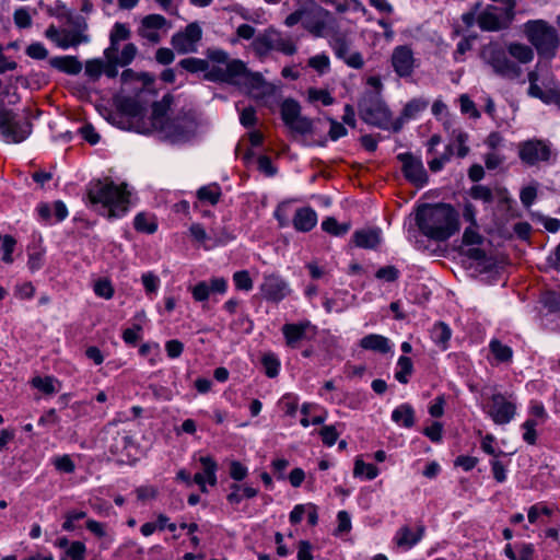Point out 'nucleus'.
<instances>
[{
  "label": "nucleus",
  "instance_id": "11",
  "mask_svg": "<svg viewBox=\"0 0 560 560\" xmlns=\"http://www.w3.org/2000/svg\"><path fill=\"white\" fill-rule=\"evenodd\" d=\"M512 4L508 8L488 5L478 16L477 24L482 32H498L512 22Z\"/></svg>",
  "mask_w": 560,
  "mask_h": 560
},
{
  "label": "nucleus",
  "instance_id": "29",
  "mask_svg": "<svg viewBox=\"0 0 560 560\" xmlns=\"http://www.w3.org/2000/svg\"><path fill=\"white\" fill-rule=\"evenodd\" d=\"M221 196V187L215 183L202 186L197 190V198L201 203L214 206L220 201Z\"/></svg>",
  "mask_w": 560,
  "mask_h": 560
},
{
  "label": "nucleus",
  "instance_id": "48",
  "mask_svg": "<svg viewBox=\"0 0 560 560\" xmlns=\"http://www.w3.org/2000/svg\"><path fill=\"white\" fill-rule=\"evenodd\" d=\"M307 97H308L310 102H312V103L320 102L324 106H329L334 103V97L326 90L313 89V88L308 89Z\"/></svg>",
  "mask_w": 560,
  "mask_h": 560
},
{
  "label": "nucleus",
  "instance_id": "50",
  "mask_svg": "<svg viewBox=\"0 0 560 560\" xmlns=\"http://www.w3.org/2000/svg\"><path fill=\"white\" fill-rule=\"evenodd\" d=\"M52 465L60 472L72 474L75 470L74 462L67 454L54 457Z\"/></svg>",
  "mask_w": 560,
  "mask_h": 560
},
{
  "label": "nucleus",
  "instance_id": "5",
  "mask_svg": "<svg viewBox=\"0 0 560 560\" xmlns=\"http://www.w3.org/2000/svg\"><path fill=\"white\" fill-rule=\"evenodd\" d=\"M361 118L370 125L382 129L399 130L400 124L393 122L392 114L386 104L378 95L370 94L365 96L359 104Z\"/></svg>",
  "mask_w": 560,
  "mask_h": 560
},
{
  "label": "nucleus",
  "instance_id": "16",
  "mask_svg": "<svg viewBox=\"0 0 560 560\" xmlns=\"http://www.w3.org/2000/svg\"><path fill=\"white\" fill-rule=\"evenodd\" d=\"M282 334L285 340V345L289 348H299L301 341L307 338L310 331L315 332V327L307 319L299 323H288L282 326Z\"/></svg>",
  "mask_w": 560,
  "mask_h": 560
},
{
  "label": "nucleus",
  "instance_id": "43",
  "mask_svg": "<svg viewBox=\"0 0 560 560\" xmlns=\"http://www.w3.org/2000/svg\"><path fill=\"white\" fill-rule=\"evenodd\" d=\"M509 54L521 63H527L532 61L534 51L529 46L522 44H511L508 47Z\"/></svg>",
  "mask_w": 560,
  "mask_h": 560
},
{
  "label": "nucleus",
  "instance_id": "7",
  "mask_svg": "<svg viewBox=\"0 0 560 560\" xmlns=\"http://www.w3.org/2000/svg\"><path fill=\"white\" fill-rule=\"evenodd\" d=\"M520 160L528 166L549 163L556 159V152L550 141L533 138L517 144Z\"/></svg>",
  "mask_w": 560,
  "mask_h": 560
},
{
  "label": "nucleus",
  "instance_id": "3",
  "mask_svg": "<svg viewBox=\"0 0 560 560\" xmlns=\"http://www.w3.org/2000/svg\"><path fill=\"white\" fill-rule=\"evenodd\" d=\"M88 197L93 206H101L109 218H119L128 210L129 192L126 185L95 180L89 185Z\"/></svg>",
  "mask_w": 560,
  "mask_h": 560
},
{
  "label": "nucleus",
  "instance_id": "52",
  "mask_svg": "<svg viewBox=\"0 0 560 560\" xmlns=\"http://www.w3.org/2000/svg\"><path fill=\"white\" fill-rule=\"evenodd\" d=\"M13 21L20 30H26L32 25V15L26 8H19L13 13Z\"/></svg>",
  "mask_w": 560,
  "mask_h": 560
},
{
  "label": "nucleus",
  "instance_id": "25",
  "mask_svg": "<svg viewBox=\"0 0 560 560\" xmlns=\"http://www.w3.org/2000/svg\"><path fill=\"white\" fill-rule=\"evenodd\" d=\"M423 533V527H419L418 532L413 533L409 527L405 526L397 530L394 539L398 547L411 549L421 540Z\"/></svg>",
  "mask_w": 560,
  "mask_h": 560
},
{
  "label": "nucleus",
  "instance_id": "56",
  "mask_svg": "<svg viewBox=\"0 0 560 560\" xmlns=\"http://www.w3.org/2000/svg\"><path fill=\"white\" fill-rule=\"evenodd\" d=\"M541 302L545 307H547L550 312H559L560 311V292L548 291L542 298Z\"/></svg>",
  "mask_w": 560,
  "mask_h": 560
},
{
  "label": "nucleus",
  "instance_id": "4",
  "mask_svg": "<svg viewBox=\"0 0 560 560\" xmlns=\"http://www.w3.org/2000/svg\"><path fill=\"white\" fill-rule=\"evenodd\" d=\"M128 427L129 423L121 420H113L104 427L102 440L113 455L131 456L136 450L133 434Z\"/></svg>",
  "mask_w": 560,
  "mask_h": 560
},
{
  "label": "nucleus",
  "instance_id": "58",
  "mask_svg": "<svg viewBox=\"0 0 560 560\" xmlns=\"http://www.w3.org/2000/svg\"><path fill=\"white\" fill-rule=\"evenodd\" d=\"M94 292L97 296L109 300L114 295L112 283L106 279H101L94 284Z\"/></svg>",
  "mask_w": 560,
  "mask_h": 560
},
{
  "label": "nucleus",
  "instance_id": "14",
  "mask_svg": "<svg viewBox=\"0 0 560 560\" xmlns=\"http://www.w3.org/2000/svg\"><path fill=\"white\" fill-rule=\"evenodd\" d=\"M259 290L266 301L275 303L281 302L291 293L289 282L277 273L264 275Z\"/></svg>",
  "mask_w": 560,
  "mask_h": 560
},
{
  "label": "nucleus",
  "instance_id": "27",
  "mask_svg": "<svg viewBox=\"0 0 560 560\" xmlns=\"http://www.w3.org/2000/svg\"><path fill=\"white\" fill-rule=\"evenodd\" d=\"M52 68L68 74H78L82 70L81 62L72 56L55 57L49 60Z\"/></svg>",
  "mask_w": 560,
  "mask_h": 560
},
{
  "label": "nucleus",
  "instance_id": "6",
  "mask_svg": "<svg viewBox=\"0 0 560 560\" xmlns=\"http://www.w3.org/2000/svg\"><path fill=\"white\" fill-rule=\"evenodd\" d=\"M508 52L504 47L491 42L481 49L480 57L495 74L506 79H516L522 71L515 62L508 58Z\"/></svg>",
  "mask_w": 560,
  "mask_h": 560
},
{
  "label": "nucleus",
  "instance_id": "45",
  "mask_svg": "<svg viewBox=\"0 0 560 560\" xmlns=\"http://www.w3.org/2000/svg\"><path fill=\"white\" fill-rule=\"evenodd\" d=\"M322 229L335 236H341L349 231L348 224H339L336 219L327 218L322 222Z\"/></svg>",
  "mask_w": 560,
  "mask_h": 560
},
{
  "label": "nucleus",
  "instance_id": "12",
  "mask_svg": "<svg viewBox=\"0 0 560 560\" xmlns=\"http://www.w3.org/2000/svg\"><path fill=\"white\" fill-rule=\"evenodd\" d=\"M252 47L259 57H266L271 51L293 55L296 50L295 43L291 37H255Z\"/></svg>",
  "mask_w": 560,
  "mask_h": 560
},
{
  "label": "nucleus",
  "instance_id": "31",
  "mask_svg": "<svg viewBox=\"0 0 560 560\" xmlns=\"http://www.w3.org/2000/svg\"><path fill=\"white\" fill-rule=\"evenodd\" d=\"M392 420L402 427L410 428L415 423V412L410 405L402 404L392 412Z\"/></svg>",
  "mask_w": 560,
  "mask_h": 560
},
{
  "label": "nucleus",
  "instance_id": "41",
  "mask_svg": "<svg viewBox=\"0 0 560 560\" xmlns=\"http://www.w3.org/2000/svg\"><path fill=\"white\" fill-rule=\"evenodd\" d=\"M378 474L380 470L375 465L364 463L360 458L355 459L353 468L354 477H364L368 480H373L378 476Z\"/></svg>",
  "mask_w": 560,
  "mask_h": 560
},
{
  "label": "nucleus",
  "instance_id": "57",
  "mask_svg": "<svg viewBox=\"0 0 560 560\" xmlns=\"http://www.w3.org/2000/svg\"><path fill=\"white\" fill-rule=\"evenodd\" d=\"M463 242L466 245H479L482 243V236L478 232V224L466 228L463 234Z\"/></svg>",
  "mask_w": 560,
  "mask_h": 560
},
{
  "label": "nucleus",
  "instance_id": "18",
  "mask_svg": "<svg viewBox=\"0 0 560 560\" xmlns=\"http://www.w3.org/2000/svg\"><path fill=\"white\" fill-rule=\"evenodd\" d=\"M336 56L342 59L349 67L360 69L363 58L360 52L352 50L348 37H332L330 43Z\"/></svg>",
  "mask_w": 560,
  "mask_h": 560
},
{
  "label": "nucleus",
  "instance_id": "17",
  "mask_svg": "<svg viewBox=\"0 0 560 560\" xmlns=\"http://www.w3.org/2000/svg\"><path fill=\"white\" fill-rule=\"evenodd\" d=\"M112 44L105 49V56L109 63L119 65L121 67L129 65L137 52L133 44H126L119 52L120 39L126 37H110Z\"/></svg>",
  "mask_w": 560,
  "mask_h": 560
},
{
  "label": "nucleus",
  "instance_id": "26",
  "mask_svg": "<svg viewBox=\"0 0 560 560\" xmlns=\"http://www.w3.org/2000/svg\"><path fill=\"white\" fill-rule=\"evenodd\" d=\"M197 131V120L192 116L177 118V144L191 140Z\"/></svg>",
  "mask_w": 560,
  "mask_h": 560
},
{
  "label": "nucleus",
  "instance_id": "47",
  "mask_svg": "<svg viewBox=\"0 0 560 560\" xmlns=\"http://www.w3.org/2000/svg\"><path fill=\"white\" fill-rule=\"evenodd\" d=\"M261 362L268 377H276L279 374L280 361L275 354H265Z\"/></svg>",
  "mask_w": 560,
  "mask_h": 560
},
{
  "label": "nucleus",
  "instance_id": "28",
  "mask_svg": "<svg viewBox=\"0 0 560 560\" xmlns=\"http://www.w3.org/2000/svg\"><path fill=\"white\" fill-rule=\"evenodd\" d=\"M489 350L497 364L511 363L513 359V350L510 346L503 343L499 339H491Z\"/></svg>",
  "mask_w": 560,
  "mask_h": 560
},
{
  "label": "nucleus",
  "instance_id": "42",
  "mask_svg": "<svg viewBox=\"0 0 560 560\" xmlns=\"http://www.w3.org/2000/svg\"><path fill=\"white\" fill-rule=\"evenodd\" d=\"M532 44L540 55L551 56L558 45V37H532Z\"/></svg>",
  "mask_w": 560,
  "mask_h": 560
},
{
  "label": "nucleus",
  "instance_id": "20",
  "mask_svg": "<svg viewBox=\"0 0 560 560\" xmlns=\"http://www.w3.org/2000/svg\"><path fill=\"white\" fill-rule=\"evenodd\" d=\"M200 464L202 466V470L195 474L194 481L199 486L202 492H207V485L214 487L218 482V464L210 456L200 457Z\"/></svg>",
  "mask_w": 560,
  "mask_h": 560
},
{
  "label": "nucleus",
  "instance_id": "36",
  "mask_svg": "<svg viewBox=\"0 0 560 560\" xmlns=\"http://www.w3.org/2000/svg\"><path fill=\"white\" fill-rule=\"evenodd\" d=\"M280 114L284 125L287 126L289 122L301 116V106L292 98L284 100L281 104Z\"/></svg>",
  "mask_w": 560,
  "mask_h": 560
},
{
  "label": "nucleus",
  "instance_id": "22",
  "mask_svg": "<svg viewBox=\"0 0 560 560\" xmlns=\"http://www.w3.org/2000/svg\"><path fill=\"white\" fill-rule=\"evenodd\" d=\"M317 213L311 207L299 208L293 217L292 223L296 231L308 232L317 224Z\"/></svg>",
  "mask_w": 560,
  "mask_h": 560
},
{
  "label": "nucleus",
  "instance_id": "63",
  "mask_svg": "<svg viewBox=\"0 0 560 560\" xmlns=\"http://www.w3.org/2000/svg\"><path fill=\"white\" fill-rule=\"evenodd\" d=\"M319 434L323 440V443L327 446H332L339 436V433L337 432L334 425L323 427Z\"/></svg>",
  "mask_w": 560,
  "mask_h": 560
},
{
  "label": "nucleus",
  "instance_id": "51",
  "mask_svg": "<svg viewBox=\"0 0 560 560\" xmlns=\"http://www.w3.org/2000/svg\"><path fill=\"white\" fill-rule=\"evenodd\" d=\"M454 147L456 148V154L459 158H465L468 152L469 148L467 147L468 141V135L462 130H454Z\"/></svg>",
  "mask_w": 560,
  "mask_h": 560
},
{
  "label": "nucleus",
  "instance_id": "64",
  "mask_svg": "<svg viewBox=\"0 0 560 560\" xmlns=\"http://www.w3.org/2000/svg\"><path fill=\"white\" fill-rule=\"evenodd\" d=\"M308 66L319 73H324L329 68V58L326 55H316L310 58Z\"/></svg>",
  "mask_w": 560,
  "mask_h": 560
},
{
  "label": "nucleus",
  "instance_id": "1",
  "mask_svg": "<svg viewBox=\"0 0 560 560\" xmlns=\"http://www.w3.org/2000/svg\"><path fill=\"white\" fill-rule=\"evenodd\" d=\"M211 65L198 58H184L179 66L190 73H202L209 81L226 82L240 86L255 100H265L275 93V85L265 81L258 72H250L246 65L237 59L230 60L226 52L209 49Z\"/></svg>",
  "mask_w": 560,
  "mask_h": 560
},
{
  "label": "nucleus",
  "instance_id": "53",
  "mask_svg": "<svg viewBox=\"0 0 560 560\" xmlns=\"http://www.w3.org/2000/svg\"><path fill=\"white\" fill-rule=\"evenodd\" d=\"M469 195L472 199L481 200L485 203H490L493 200L492 191L489 187L483 185H476L470 188Z\"/></svg>",
  "mask_w": 560,
  "mask_h": 560
},
{
  "label": "nucleus",
  "instance_id": "34",
  "mask_svg": "<svg viewBox=\"0 0 560 560\" xmlns=\"http://www.w3.org/2000/svg\"><path fill=\"white\" fill-rule=\"evenodd\" d=\"M68 28L63 31V35H83L88 28L85 19L82 15L70 13L65 20Z\"/></svg>",
  "mask_w": 560,
  "mask_h": 560
},
{
  "label": "nucleus",
  "instance_id": "49",
  "mask_svg": "<svg viewBox=\"0 0 560 560\" xmlns=\"http://www.w3.org/2000/svg\"><path fill=\"white\" fill-rule=\"evenodd\" d=\"M233 282L237 290L248 292L253 289V280L246 270L236 271L233 275Z\"/></svg>",
  "mask_w": 560,
  "mask_h": 560
},
{
  "label": "nucleus",
  "instance_id": "33",
  "mask_svg": "<svg viewBox=\"0 0 560 560\" xmlns=\"http://www.w3.org/2000/svg\"><path fill=\"white\" fill-rule=\"evenodd\" d=\"M525 35H557L556 28L545 20H530L524 25Z\"/></svg>",
  "mask_w": 560,
  "mask_h": 560
},
{
  "label": "nucleus",
  "instance_id": "23",
  "mask_svg": "<svg viewBox=\"0 0 560 560\" xmlns=\"http://www.w3.org/2000/svg\"><path fill=\"white\" fill-rule=\"evenodd\" d=\"M360 347L364 350H371L377 353L386 354L392 352L393 345L390 340L378 334H370L360 340Z\"/></svg>",
  "mask_w": 560,
  "mask_h": 560
},
{
  "label": "nucleus",
  "instance_id": "39",
  "mask_svg": "<svg viewBox=\"0 0 560 560\" xmlns=\"http://www.w3.org/2000/svg\"><path fill=\"white\" fill-rule=\"evenodd\" d=\"M434 343L439 345L443 350L447 348V342L451 339L452 331L444 323H436L431 331Z\"/></svg>",
  "mask_w": 560,
  "mask_h": 560
},
{
  "label": "nucleus",
  "instance_id": "19",
  "mask_svg": "<svg viewBox=\"0 0 560 560\" xmlns=\"http://www.w3.org/2000/svg\"><path fill=\"white\" fill-rule=\"evenodd\" d=\"M392 66L399 77H409L413 72L415 58L407 46H398L392 55Z\"/></svg>",
  "mask_w": 560,
  "mask_h": 560
},
{
  "label": "nucleus",
  "instance_id": "60",
  "mask_svg": "<svg viewBox=\"0 0 560 560\" xmlns=\"http://www.w3.org/2000/svg\"><path fill=\"white\" fill-rule=\"evenodd\" d=\"M142 327L140 323H135L131 327L127 328L122 332V339L128 345H136L141 339Z\"/></svg>",
  "mask_w": 560,
  "mask_h": 560
},
{
  "label": "nucleus",
  "instance_id": "35",
  "mask_svg": "<svg viewBox=\"0 0 560 560\" xmlns=\"http://www.w3.org/2000/svg\"><path fill=\"white\" fill-rule=\"evenodd\" d=\"M32 386L47 395L55 394L60 388L59 382L54 376H36L32 380Z\"/></svg>",
  "mask_w": 560,
  "mask_h": 560
},
{
  "label": "nucleus",
  "instance_id": "46",
  "mask_svg": "<svg viewBox=\"0 0 560 560\" xmlns=\"http://www.w3.org/2000/svg\"><path fill=\"white\" fill-rule=\"evenodd\" d=\"M133 224L139 232L153 233L156 230L154 221L144 213L137 214Z\"/></svg>",
  "mask_w": 560,
  "mask_h": 560
},
{
  "label": "nucleus",
  "instance_id": "2",
  "mask_svg": "<svg viewBox=\"0 0 560 560\" xmlns=\"http://www.w3.org/2000/svg\"><path fill=\"white\" fill-rule=\"evenodd\" d=\"M420 231L435 241H446L458 231V215L455 209L445 203L424 206L417 213Z\"/></svg>",
  "mask_w": 560,
  "mask_h": 560
},
{
  "label": "nucleus",
  "instance_id": "55",
  "mask_svg": "<svg viewBox=\"0 0 560 560\" xmlns=\"http://www.w3.org/2000/svg\"><path fill=\"white\" fill-rule=\"evenodd\" d=\"M280 405L285 415L293 417L298 411L299 398L293 394H287L281 398Z\"/></svg>",
  "mask_w": 560,
  "mask_h": 560
},
{
  "label": "nucleus",
  "instance_id": "32",
  "mask_svg": "<svg viewBox=\"0 0 560 560\" xmlns=\"http://www.w3.org/2000/svg\"><path fill=\"white\" fill-rule=\"evenodd\" d=\"M429 103L428 101L423 98H413L409 101L401 113V117L397 121V124H400V126L404 124L405 120L416 118L420 113H422L427 107Z\"/></svg>",
  "mask_w": 560,
  "mask_h": 560
},
{
  "label": "nucleus",
  "instance_id": "40",
  "mask_svg": "<svg viewBox=\"0 0 560 560\" xmlns=\"http://www.w3.org/2000/svg\"><path fill=\"white\" fill-rule=\"evenodd\" d=\"M291 133L296 136H306L312 133L313 130V121L304 116H299L287 125Z\"/></svg>",
  "mask_w": 560,
  "mask_h": 560
},
{
  "label": "nucleus",
  "instance_id": "62",
  "mask_svg": "<svg viewBox=\"0 0 560 560\" xmlns=\"http://www.w3.org/2000/svg\"><path fill=\"white\" fill-rule=\"evenodd\" d=\"M133 79L142 81L144 85H149L153 82V77L150 73H147V72L136 73L131 69H126L122 71L121 80L124 82H128Z\"/></svg>",
  "mask_w": 560,
  "mask_h": 560
},
{
  "label": "nucleus",
  "instance_id": "9",
  "mask_svg": "<svg viewBox=\"0 0 560 560\" xmlns=\"http://www.w3.org/2000/svg\"><path fill=\"white\" fill-rule=\"evenodd\" d=\"M516 411L517 402L512 394L494 393L485 406V412L498 425L510 423Z\"/></svg>",
  "mask_w": 560,
  "mask_h": 560
},
{
  "label": "nucleus",
  "instance_id": "8",
  "mask_svg": "<svg viewBox=\"0 0 560 560\" xmlns=\"http://www.w3.org/2000/svg\"><path fill=\"white\" fill-rule=\"evenodd\" d=\"M33 130L31 120L18 117L9 110H2L0 117V135L5 143H21L26 140Z\"/></svg>",
  "mask_w": 560,
  "mask_h": 560
},
{
  "label": "nucleus",
  "instance_id": "59",
  "mask_svg": "<svg viewBox=\"0 0 560 560\" xmlns=\"http://www.w3.org/2000/svg\"><path fill=\"white\" fill-rule=\"evenodd\" d=\"M191 294L195 301L205 302L210 298V288L208 281H200L191 288Z\"/></svg>",
  "mask_w": 560,
  "mask_h": 560
},
{
  "label": "nucleus",
  "instance_id": "38",
  "mask_svg": "<svg viewBox=\"0 0 560 560\" xmlns=\"http://www.w3.org/2000/svg\"><path fill=\"white\" fill-rule=\"evenodd\" d=\"M187 236L199 246H202L205 249H210L212 247L208 245L207 242L210 240V237L200 223H191L188 228Z\"/></svg>",
  "mask_w": 560,
  "mask_h": 560
},
{
  "label": "nucleus",
  "instance_id": "54",
  "mask_svg": "<svg viewBox=\"0 0 560 560\" xmlns=\"http://www.w3.org/2000/svg\"><path fill=\"white\" fill-rule=\"evenodd\" d=\"M230 477L235 481L244 480L248 475V468L238 460H231L229 464Z\"/></svg>",
  "mask_w": 560,
  "mask_h": 560
},
{
  "label": "nucleus",
  "instance_id": "10",
  "mask_svg": "<svg viewBox=\"0 0 560 560\" xmlns=\"http://www.w3.org/2000/svg\"><path fill=\"white\" fill-rule=\"evenodd\" d=\"M173 95L167 93L161 102H155L152 105L151 125L159 138L162 140L175 141V125L172 118L167 115L168 109L173 103Z\"/></svg>",
  "mask_w": 560,
  "mask_h": 560
},
{
  "label": "nucleus",
  "instance_id": "44",
  "mask_svg": "<svg viewBox=\"0 0 560 560\" xmlns=\"http://www.w3.org/2000/svg\"><path fill=\"white\" fill-rule=\"evenodd\" d=\"M86 547L84 542L75 540L66 549L60 560H84Z\"/></svg>",
  "mask_w": 560,
  "mask_h": 560
},
{
  "label": "nucleus",
  "instance_id": "21",
  "mask_svg": "<svg viewBox=\"0 0 560 560\" xmlns=\"http://www.w3.org/2000/svg\"><path fill=\"white\" fill-rule=\"evenodd\" d=\"M355 246L365 249H375L382 242V232L380 229H362L352 235Z\"/></svg>",
  "mask_w": 560,
  "mask_h": 560
},
{
  "label": "nucleus",
  "instance_id": "13",
  "mask_svg": "<svg viewBox=\"0 0 560 560\" xmlns=\"http://www.w3.org/2000/svg\"><path fill=\"white\" fill-rule=\"evenodd\" d=\"M326 12L318 9L314 11L298 10L287 16L284 24L289 27L302 23L303 26L314 35L324 31Z\"/></svg>",
  "mask_w": 560,
  "mask_h": 560
},
{
  "label": "nucleus",
  "instance_id": "61",
  "mask_svg": "<svg viewBox=\"0 0 560 560\" xmlns=\"http://www.w3.org/2000/svg\"><path fill=\"white\" fill-rule=\"evenodd\" d=\"M375 277L386 282H394L399 277V270L395 266H385L376 271Z\"/></svg>",
  "mask_w": 560,
  "mask_h": 560
},
{
  "label": "nucleus",
  "instance_id": "30",
  "mask_svg": "<svg viewBox=\"0 0 560 560\" xmlns=\"http://www.w3.org/2000/svg\"><path fill=\"white\" fill-rule=\"evenodd\" d=\"M527 412L528 418L524 422H532L533 427L542 425L549 418L544 404L538 400H530Z\"/></svg>",
  "mask_w": 560,
  "mask_h": 560
},
{
  "label": "nucleus",
  "instance_id": "15",
  "mask_svg": "<svg viewBox=\"0 0 560 560\" xmlns=\"http://www.w3.org/2000/svg\"><path fill=\"white\" fill-rule=\"evenodd\" d=\"M398 160L402 165L404 176L412 184L422 187L428 182V175L420 158L411 153L398 154Z\"/></svg>",
  "mask_w": 560,
  "mask_h": 560
},
{
  "label": "nucleus",
  "instance_id": "37",
  "mask_svg": "<svg viewBox=\"0 0 560 560\" xmlns=\"http://www.w3.org/2000/svg\"><path fill=\"white\" fill-rule=\"evenodd\" d=\"M412 371L413 364L411 359L405 355L399 357L396 364L395 378L401 384H407Z\"/></svg>",
  "mask_w": 560,
  "mask_h": 560
},
{
  "label": "nucleus",
  "instance_id": "24",
  "mask_svg": "<svg viewBox=\"0 0 560 560\" xmlns=\"http://www.w3.org/2000/svg\"><path fill=\"white\" fill-rule=\"evenodd\" d=\"M142 33L140 35H156L155 32H167L172 27V23L161 14H149L141 21Z\"/></svg>",
  "mask_w": 560,
  "mask_h": 560
}]
</instances>
